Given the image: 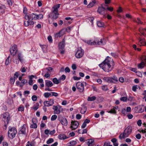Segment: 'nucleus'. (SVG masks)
<instances>
[{
  "label": "nucleus",
  "mask_w": 146,
  "mask_h": 146,
  "mask_svg": "<svg viewBox=\"0 0 146 146\" xmlns=\"http://www.w3.org/2000/svg\"><path fill=\"white\" fill-rule=\"evenodd\" d=\"M114 63L113 59L109 56L104 62L99 65V66L106 72L111 71L113 68Z\"/></svg>",
  "instance_id": "nucleus-1"
},
{
  "label": "nucleus",
  "mask_w": 146,
  "mask_h": 146,
  "mask_svg": "<svg viewBox=\"0 0 146 146\" xmlns=\"http://www.w3.org/2000/svg\"><path fill=\"white\" fill-rule=\"evenodd\" d=\"M85 42L88 44L90 45H102L105 44L106 43V41L104 39H100L98 38H97L94 40H86Z\"/></svg>",
  "instance_id": "nucleus-2"
},
{
  "label": "nucleus",
  "mask_w": 146,
  "mask_h": 146,
  "mask_svg": "<svg viewBox=\"0 0 146 146\" xmlns=\"http://www.w3.org/2000/svg\"><path fill=\"white\" fill-rule=\"evenodd\" d=\"M132 131V128L131 126H128L124 130L123 133H121L119 136V138L121 139L128 137L131 134Z\"/></svg>",
  "instance_id": "nucleus-3"
},
{
  "label": "nucleus",
  "mask_w": 146,
  "mask_h": 146,
  "mask_svg": "<svg viewBox=\"0 0 146 146\" xmlns=\"http://www.w3.org/2000/svg\"><path fill=\"white\" fill-rule=\"evenodd\" d=\"M9 131L8 133V136L11 139H13L17 133L16 129L15 127H9Z\"/></svg>",
  "instance_id": "nucleus-4"
},
{
  "label": "nucleus",
  "mask_w": 146,
  "mask_h": 146,
  "mask_svg": "<svg viewBox=\"0 0 146 146\" xmlns=\"http://www.w3.org/2000/svg\"><path fill=\"white\" fill-rule=\"evenodd\" d=\"M25 19L27 21H24V25L26 27H28L29 25H32L34 24V22L31 19L29 16L27 15H26L24 17Z\"/></svg>",
  "instance_id": "nucleus-5"
},
{
  "label": "nucleus",
  "mask_w": 146,
  "mask_h": 146,
  "mask_svg": "<svg viewBox=\"0 0 146 146\" xmlns=\"http://www.w3.org/2000/svg\"><path fill=\"white\" fill-rule=\"evenodd\" d=\"M104 6H107V5L105 4H102L101 5V7H98V12L100 14L103 15L104 17H105L104 15L106 14L107 13L106 8L104 7Z\"/></svg>",
  "instance_id": "nucleus-6"
},
{
  "label": "nucleus",
  "mask_w": 146,
  "mask_h": 146,
  "mask_svg": "<svg viewBox=\"0 0 146 146\" xmlns=\"http://www.w3.org/2000/svg\"><path fill=\"white\" fill-rule=\"evenodd\" d=\"M86 82H83L82 83L80 82H78L76 84V87L78 91L81 92H82L84 90V85H86Z\"/></svg>",
  "instance_id": "nucleus-7"
},
{
  "label": "nucleus",
  "mask_w": 146,
  "mask_h": 146,
  "mask_svg": "<svg viewBox=\"0 0 146 146\" xmlns=\"http://www.w3.org/2000/svg\"><path fill=\"white\" fill-rule=\"evenodd\" d=\"M10 51L11 55H12L13 56H15L17 51V46L15 44L12 46L10 48Z\"/></svg>",
  "instance_id": "nucleus-8"
},
{
  "label": "nucleus",
  "mask_w": 146,
  "mask_h": 146,
  "mask_svg": "<svg viewBox=\"0 0 146 146\" xmlns=\"http://www.w3.org/2000/svg\"><path fill=\"white\" fill-rule=\"evenodd\" d=\"M142 61L138 65V67L139 68H144V66H146V56L143 55L142 58Z\"/></svg>",
  "instance_id": "nucleus-9"
},
{
  "label": "nucleus",
  "mask_w": 146,
  "mask_h": 146,
  "mask_svg": "<svg viewBox=\"0 0 146 146\" xmlns=\"http://www.w3.org/2000/svg\"><path fill=\"white\" fill-rule=\"evenodd\" d=\"M84 54V51L81 48H78L76 54V56L77 58H80L82 57Z\"/></svg>",
  "instance_id": "nucleus-10"
},
{
  "label": "nucleus",
  "mask_w": 146,
  "mask_h": 146,
  "mask_svg": "<svg viewBox=\"0 0 146 146\" xmlns=\"http://www.w3.org/2000/svg\"><path fill=\"white\" fill-rule=\"evenodd\" d=\"M78 121H72L70 128L72 130H75L78 127Z\"/></svg>",
  "instance_id": "nucleus-11"
},
{
  "label": "nucleus",
  "mask_w": 146,
  "mask_h": 146,
  "mask_svg": "<svg viewBox=\"0 0 146 146\" xmlns=\"http://www.w3.org/2000/svg\"><path fill=\"white\" fill-rule=\"evenodd\" d=\"M58 119L63 125L64 126L67 125L68 124V121L66 118L62 117H58Z\"/></svg>",
  "instance_id": "nucleus-12"
},
{
  "label": "nucleus",
  "mask_w": 146,
  "mask_h": 146,
  "mask_svg": "<svg viewBox=\"0 0 146 146\" xmlns=\"http://www.w3.org/2000/svg\"><path fill=\"white\" fill-rule=\"evenodd\" d=\"M61 107L59 106L58 107L57 106H53V109L54 110V113L58 114L60 113Z\"/></svg>",
  "instance_id": "nucleus-13"
},
{
  "label": "nucleus",
  "mask_w": 146,
  "mask_h": 146,
  "mask_svg": "<svg viewBox=\"0 0 146 146\" xmlns=\"http://www.w3.org/2000/svg\"><path fill=\"white\" fill-rule=\"evenodd\" d=\"M54 101L53 100L51 99L49 101H45L44 102L45 106H50L54 104Z\"/></svg>",
  "instance_id": "nucleus-14"
},
{
  "label": "nucleus",
  "mask_w": 146,
  "mask_h": 146,
  "mask_svg": "<svg viewBox=\"0 0 146 146\" xmlns=\"http://www.w3.org/2000/svg\"><path fill=\"white\" fill-rule=\"evenodd\" d=\"M3 115L4 119L3 120L4 122H7V124H8L9 120V113L7 112H6L3 114Z\"/></svg>",
  "instance_id": "nucleus-15"
},
{
  "label": "nucleus",
  "mask_w": 146,
  "mask_h": 146,
  "mask_svg": "<svg viewBox=\"0 0 146 146\" xmlns=\"http://www.w3.org/2000/svg\"><path fill=\"white\" fill-rule=\"evenodd\" d=\"M59 15L58 11L53 10L51 13V16L53 19H56L58 18Z\"/></svg>",
  "instance_id": "nucleus-16"
},
{
  "label": "nucleus",
  "mask_w": 146,
  "mask_h": 146,
  "mask_svg": "<svg viewBox=\"0 0 146 146\" xmlns=\"http://www.w3.org/2000/svg\"><path fill=\"white\" fill-rule=\"evenodd\" d=\"M26 125H24L20 129V131H19V134H25L26 131Z\"/></svg>",
  "instance_id": "nucleus-17"
},
{
  "label": "nucleus",
  "mask_w": 146,
  "mask_h": 146,
  "mask_svg": "<svg viewBox=\"0 0 146 146\" xmlns=\"http://www.w3.org/2000/svg\"><path fill=\"white\" fill-rule=\"evenodd\" d=\"M64 29H62L59 32L56 33L54 35V37L56 38H58V37H60L63 35L64 34V32H62Z\"/></svg>",
  "instance_id": "nucleus-18"
},
{
  "label": "nucleus",
  "mask_w": 146,
  "mask_h": 146,
  "mask_svg": "<svg viewBox=\"0 0 146 146\" xmlns=\"http://www.w3.org/2000/svg\"><path fill=\"white\" fill-rule=\"evenodd\" d=\"M37 120L35 119H32L33 124L31 125L30 127L32 128L35 129L37 127V125L36 124Z\"/></svg>",
  "instance_id": "nucleus-19"
},
{
  "label": "nucleus",
  "mask_w": 146,
  "mask_h": 146,
  "mask_svg": "<svg viewBox=\"0 0 146 146\" xmlns=\"http://www.w3.org/2000/svg\"><path fill=\"white\" fill-rule=\"evenodd\" d=\"M146 44V41L144 38L143 39L140 38L138 44L140 46H145Z\"/></svg>",
  "instance_id": "nucleus-20"
},
{
  "label": "nucleus",
  "mask_w": 146,
  "mask_h": 146,
  "mask_svg": "<svg viewBox=\"0 0 146 146\" xmlns=\"http://www.w3.org/2000/svg\"><path fill=\"white\" fill-rule=\"evenodd\" d=\"M58 138L61 140H64L68 138L69 137H67L64 134H61L58 136Z\"/></svg>",
  "instance_id": "nucleus-21"
},
{
  "label": "nucleus",
  "mask_w": 146,
  "mask_h": 146,
  "mask_svg": "<svg viewBox=\"0 0 146 146\" xmlns=\"http://www.w3.org/2000/svg\"><path fill=\"white\" fill-rule=\"evenodd\" d=\"M45 82V86L47 87H51L53 85L52 82L48 80H46Z\"/></svg>",
  "instance_id": "nucleus-22"
},
{
  "label": "nucleus",
  "mask_w": 146,
  "mask_h": 146,
  "mask_svg": "<svg viewBox=\"0 0 146 146\" xmlns=\"http://www.w3.org/2000/svg\"><path fill=\"white\" fill-rule=\"evenodd\" d=\"M96 2L97 1L96 0H92V2H90L89 4L87 6V7L88 8H90L93 7L96 3Z\"/></svg>",
  "instance_id": "nucleus-23"
},
{
  "label": "nucleus",
  "mask_w": 146,
  "mask_h": 146,
  "mask_svg": "<svg viewBox=\"0 0 146 146\" xmlns=\"http://www.w3.org/2000/svg\"><path fill=\"white\" fill-rule=\"evenodd\" d=\"M65 47V41L63 40L59 43V49H64Z\"/></svg>",
  "instance_id": "nucleus-24"
},
{
  "label": "nucleus",
  "mask_w": 146,
  "mask_h": 146,
  "mask_svg": "<svg viewBox=\"0 0 146 146\" xmlns=\"http://www.w3.org/2000/svg\"><path fill=\"white\" fill-rule=\"evenodd\" d=\"M139 31L142 35L144 36H146V29L140 28L139 29Z\"/></svg>",
  "instance_id": "nucleus-25"
},
{
  "label": "nucleus",
  "mask_w": 146,
  "mask_h": 146,
  "mask_svg": "<svg viewBox=\"0 0 146 146\" xmlns=\"http://www.w3.org/2000/svg\"><path fill=\"white\" fill-rule=\"evenodd\" d=\"M94 141L92 139H90L88 140L87 142V144L88 146H94Z\"/></svg>",
  "instance_id": "nucleus-26"
},
{
  "label": "nucleus",
  "mask_w": 146,
  "mask_h": 146,
  "mask_svg": "<svg viewBox=\"0 0 146 146\" xmlns=\"http://www.w3.org/2000/svg\"><path fill=\"white\" fill-rule=\"evenodd\" d=\"M29 17H31V19L33 21V20H37L36 19V14L34 13H32L28 15Z\"/></svg>",
  "instance_id": "nucleus-27"
},
{
  "label": "nucleus",
  "mask_w": 146,
  "mask_h": 146,
  "mask_svg": "<svg viewBox=\"0 0 146 146\" xmlns=\"http://www.w3.org/2000/svg\"><path fill=\"white\" fill-rule=\"evenodd\" d=\"M5 7L4 5H1L0 6V13H4L5 12Z\"/></svg>",
  "instance_id": "nucleus-28"
},
{
  "label": "nucleus",
  "mask_w": 146,
  "mask_h": 146,
  "mask_svg": "<svg viewBox=\"0 0 146 146\" xmlns=\"http://www.w3.org/2000/svg\"><path fill=\"white\" fill-rule=\"evenodd\" d=\"M18 59L21 62H22L23 61V57L22 55L20 53L18 54Z\"/></svg>",
  "instance_id": "nucleus-29"
},
{
  "label": "nucleus",
  "mask_w": 146,
  "mask_h": 146,
  "mask_svg": "<svg viewBox=\"0 0 146 146\" xmlns=\"http://www.w3.org/2000/svg\"><path fill=\"white\" fill-rule=\"evenodd\" d=\"M53 82L56 84H58L60 82V79L58 80L56 78H54L52 80Z\"/></svg>",
  "instance_id": "nucleus-30"
},
{
  "label": "nucleus",
  "mask_w": 146,
  "mask_h": 146,
  "mask_svg": "<svg viewBox=\"0 0 146 146\" xmlns=\"http://www.w3.org/2000/svg\"><path fill=\"white\" fill-rule=\"evenodd\" d=\"M98 26L99 27H102L104 26V23L100 21H98L97 22Z\"/></svg>",
  "instance_id": "nucleus-31"
},
{
  "label": "nucleus",
  "mask_w": 146,
  "mask_h": 146,
  "mask_svg": "<svg viewBox=\"0 0 146 146\" xmlns=\"http://www.w3.org/2000/svg\"><path fill=\"white\" fill-rule=\"evenodd\" d=\"M86 110L87 108L86 106H83L80 110V112L82 114H84L86 112Z\"/></svg>",
  "instance_id": "nucleus-32"
},
{
  "label": "nucleus",
  "mask_w": 146,
  "mask_h": 146,
  "mask_svg": "<svg viewBox=\"0 0 146 146\" xmlns=\"http://www.w3.org/2000/svg\"><path fill=\"white\" fill-rule=\"evenodd\" d=\"M60 5V4H58L56 5H54L53 7V8L54 9L53 10L58 11V9L59 8Z\"/></svg>",
  "instance_id": "nucleus-33"
},
{
  "label": "nucleus",
  "mask_w": 146,
  "mask_h": 146,
  "mask_svg": "<svg viewBox=\"0 0 146 146\" xmlns=\"http://www.w3.org/2000/svg\"><path fill=\"white\" fill-rule=\"evenodd\" d=\"M104 80L108 82L111 83L113 82L112 81V78L110 77H107L104 78Z\"/></svg>",
  "instance_id": "nucleus-34"
},
{
  "label": "nucleus",
  "mask_w": 146,
  "mask_h": 146,
  "mask_svg": "<svg viewBox=\"0 0 146 146\" xmlns=\"http://www.w3.org/2000/svg\"><path fill=\"white\" fill-rule=\"evenodd\" d=\"M39 106V104L38 103H36L34 104V106L33 108V109L34 110H36L38 108V107Z\"/></svg>",
  "instance_id": "nucleus-35"
},
{
  "label": "nucleus",
  "mask_w": 146,
  "mask_h": 146,
  "mask_svg": "<svg viewBox=\"0 0 146 146\" xmlns=\"http://www.w3.org/2000/svg\"><path fill=\"white\" fill-rule=\"evenodd\" d=\"M96 97L95 96H93L92 97H88L87 100L88 101H92L95 100L96 99Z\"/></svg>",
  "instance_id": "nucleus-36"
},
{
  "label": "nucleus",
  "mask_w": 146,
  "mask_h": 146,
  "mask_svg": "<svg viewBox=\"0 0 146 146\" xmlns=\"http://www.w3.org/2000/svg\"><path fill=\"white\" fill-rule=\"evenodd\" d=\"M10 56H9L6 59L5 62V64L6 65H8L9 63H10L11 60L9 59Z\"/></svg>",
  "instance_id": "nucleus-37"
},
{
  "label": "nucleus",
  "mask_w": 146,
  "mask_h": 146,
  "mask_svg": "<svg viewBox=\"0 0 146 146\" xmlns=\"http://www.w3.org/2000/svg\"><path fill=\"white\" fill-rule=\"evenodd\" d=\"M69 143V144L68 145L69 146H73L76 144V142L75 141H72L68 143V144Z\"/></svg>",
  "instance_id": "nucleus-38"
},
{
  "label": "nucleus",
  "mask_w": 146,
  "mask_h": 146,
  "mask_svg": "<svg viewBox=\"0 0 146 146\" xmlns=\"http://www.w3.org/2000/svg\"><path fill=\"white\" fill-rule=\"evenodd\" d=\"M36 17L37 20L40 19H42L43 15L42 14H40L38 15L36 14Z\"/></svg>",
  "instance_id": "nucleus-39"
},
{
  "label": "nucleus",
  "mask_w": 146,
  "mask_h": 146,
  "mask_svg": "<svg viewBox=\"0 0 146 146\" xmlns=\"http://www.w3.org/2000/svg\"><path fill=\"white\" fill-rule=\"evenodd\" d=\"M51 95V92H45L44 94V96L46 98H48Z\"/></svg>",
  "instance_id": "nucleus-40"
},
{
  "label": "nucleus",
  "mask_w": 146,
  "mask_h": 146,
  "mask_svg": "<svg viewBox=\"0 0 146 146\" xmlns=\"http://www.w3.org/2000/svg\"><path fill=\"white\" fill-rule=\"evenodd\" d=\"M102 90L104 91H106L108 90V88L106 85H104L102 87Z\"/></svg>",
  "instance_id": "nucleus-41"
},
{
  "label": "nucleus",
  "mask_w": 146,
  "mask_h": 146,
  "mask_svg": "<svg viewBox=\"0 0 146 146\" xmlns=\"http://www.w3.org/2000/svg\"><path fill=\"white\" fill-rule=\"evenodd\" d=\"M54 141V140L52 138H50L46 141V143L47 144H49L53 142Z\"/></svg>",
  "instance_id": "nucleus-42"
},
{
  "label": "nucleus",
  "mask_w": 146,
  "mask_h": 146,
  "mask_svg": "<svg viewBox=\"0 0 146 146\" xmlns=\"http://www.w3.org/2000/svg\"><path fill=\"white\" fill-rule=\"evenodd\" d=\"M120 100L121 101L124 102H126L127 100V97H123L120 98Z\"/></svg>",
  "instance_id": "nucleus-43"
},
{
  "label": "nucleus",
  "mask_w": 146,
  "mask_h": 146,
  "mask_svg": "<svg viewBox=\"0 0 146 146\" xmlns=\"http://www.w3.org/2000/svg\"><path fill=\"white\" fill-rule=\"evenodd\" d=\"M72 28V27H67L66 29H64V30H63V31H64V32L65 31H66L68 32H70V31L71 30Z\"/></svg>",
  "instance_id": "nucleus-44"
},
{
  "label": "nucleus",
  "mask_w": 146,
  "mask_h": 146,
  "mask_svg": "<svg viewBox=\"0 0 146 146\" xmlns=\"http://www.w3.org/2000/svg\"><path fill=\"white\" fill-rule=\"evenodd\" d=\"M108 113H111L116 114V110L113 108L109 112H108Z\"/></svg>",
  "instance_id": "nucleus-45"
},
{
  "label": "nucleus",
  "mask_w": 146,
  "mask_h": 146,
  "mask_svg": "<svg viewBox=\"0 0 146 146\" xmlns=\"http://www.w3.org/2000/svg\"><path fill=\"white\" fill-rule=\"evenodd\" d=\"M57 118V116L56 115H54L52 116L51 120V121L55 120Z\"/></svg>",
  "instance_id": "nucleus-46"
},
{
  "label": "nucleus",
  "mask_w": 146,
  "mask_h": 146,
  "mask_svg": "<svg viewBox=\"0 0 146 146\" xmlns=\"http://www.w3.org/2000/svg\"><path fill=\"white\" fill-rule=\"evenodd\" d=\"M37 96L35 95H33L32 97V100L34 101H36L37 100Z\"/></svg>",
  "instance_id": "nucleus-47"
},
{
  "label": "nucleus",
  "mask_w": 146,
  "mask_h": 146,
  "mask_svg": "<svg viewBox=\"0 0 146 146\" xmlns=\"http://www.w3.org/2000/svg\"><path fill=\"white\" fill-rule=\"evenodd\" d=\"M15 77L14 78H11L10 79V83L12 84H13L14 83L15 81Z\"/></svg>",
  "instance_id": "nucleus-48"
},
{
  "label": "nucleus",
  "mask_w": 146,
  "mask_h": 146,
  "mask_svg": "<svg viewBox=\"0 0 146 146\" xmlns=\"http://www.w3.org/2000/svg\"><path fill=\"white\" fill-rule=\"evenodd\" d=\"M13 62L17 64H18L19 63V60L17 58H15V60H14L13 61Z\"/></svg>",
  "instance_id": "nucleus-49"
},
{
  "label": "nucleus",
  "mask_w": 146,
  "mask_h": 146,
  "mask_svg": "<svg viewBox=\"0 0 146 146\" xmlns=\"http://www.w3.org/2000/svg\"><path fill=\"white\" fill-rule=\"evenodd\" d=\"M135 22L139 24L140 23L142 24L143 23V22L141 21L140 19L139 18H137V19L135 20Z\"/></svg>",
  "instance_id": "nucleus-50"
},
{
  "label": "nucleus",
  "mask_w": 146,
  "mask_h": 146,
  "mask_svg": "<svg viewBox=\"0 0 146 146\" xmlns=\"http://www.w3.org/2000/svg\"><path fill=\"white\" fill-rule=\"evenodd\" d=\"M137 75L139 77H142V74L141 72L139 71L136 72Z\"/></svg>",
  "instance_id": "nucleus-51"
},
{
  "label": "nucleus",
  "mask_w": 146,
  "mask_h": 146,
  "mask_svg": "<svg viewBox=\"0 0 146 146\" xmlns=\"http://www.w3.org/2000/svg\"><path fill=\"white\" fill-rule=\"evenodd\" d=\"M24 110V107L20 106L18 108V110L19 111H22Z\"/></svg>",
  "instance_id": "nucleus-52"
},
{
  "label": "nucleus",
  "mask_w": 146,
  "mask_h": 146,
  "mask_svg": "<svg viewBox=\"0 0 146 146\" xmlns=\"http://www.w3.org/2000/svg\"><path fill=\"white\" fill-rule=\"evenodd\" d=\"M21 72L23 73L25 72L26 71V69L25 68V67H22L21 68Z\"/></svg>",
  "instance_id": "nucleus-53"
},
{
  "label": "nucleus",
  "mask_w": 146,
  "mask_h": 146,
  "mask_svg": "<svg viewBox=\"0 0 146 146\" xmlns=\"http://www.w3.org/2000/svg\"><path fill=\"white\" fill-rule=\"evenodd\" d=\"M48 39L50 42H52V36L49 35L48 37Z\"/></svg>",
  "instance_id": "nucleus-54"
},
{
  "label": "nucleus",
  "mask_w": 146,
  "mask_h": 146,
  "mask_svg": "<svg viewBox=\"0 0 146 146\" xmlns=\"http://www.w3.org/2000/svg\"><path fill=\"white\" fill-rule=\"evenodd\" d=\"M137 124L139 126H140L142 124L141 120L139 119L137 122Z\"/></svg>",
  "instance_id": "nucleus-55"
},
{
  "label": "nucleus",
  "mask_w": 146,
  "mask_h": 146,
  "mask_svg": "<svg viewBox=\"0 0 146 146\" xmlns=\"http://www.w3.org/2000/svg\"><path fill=\"white\" fill-rule=\"evenodd\" d=\"M66 78V76L64 75H62L60 77V80L61 79L62 80H64Z\"/></svg>",
  "instance_id": "nucleus-56"
},
{
  "label": "nucleus",
  "mask_w": 146,
  "mask_h": 146,
  "mask_svg": "<svg viewBox=\"0 0 146 146\" xmlns=\"http://www.w3.org/2000/svg\"><path fill=\"white\" fill-rule=\"evenodd\" d=\"M27 80L25 79H23L21 81V83L23 84V85H24L25 84L27 83Z\"/></svg>",
  "instance_id": "nucleus-57"
},
{
  "label": "nucleus",
  "mask_w": 146,
  "mask_h": 146,
  "mask_svg": "<svg viewBox=\"0 0 146 146\" xmlns=\"http://www.w3.org/2000/svg\"><path fill=\"white\" fill-rule=\"evenodd\" d=\"M70 68L68 67L66 68L65 69V71L66 73L69 72H70Z\"/></svg>",
  "instance_id": "nucleus-58"
},
{
  "label": "nucleus",
  "mask_w": 146,
  "mask_h": 146,
  "mask_svg": "<svg viewBox=\"0 0 146 146\" xmlns=\"http://www.w3.org/2000/svg\"><path fill=\"white\" fill-rule=\"evenodd\" d=\"M89 20L90 21L92 25L93 24V21L94 20V18L93 17H89L88 18Z\"/></svg>",
  "instance_id": "nucleus-59"
},
{
  "label": "nucleus",
  "mask_w": 146,
  "mask_h": 146,
  "mask_svg": "<svg viewBox=\"0 0 146 146\" xmlns=\"http://www.w3.org/2000/svg\"><path fill=\"white\" fill-rule=\"evenodd\" d=\"M81 115L80 114H78L76 116V118L77 119H80L81 118Z\"/></svg>",
  "instance_id": "nucleus-60"
},
{
  "label": "nucleus",
  "mask_w": 146,
  "mask_h": 146,
  "mask_svg": "<svg viewBox=\"0 0 146 146\" xmlns=\"http://www.w3.org/2000/svg\"><path fill=\"white\" fill-rule=\"evenodd\" d=\"M135 137L136 138L139 139H141V136L140 134H138L136 135Z\"/></svg>",
  "instance_id": "nucleus-61"
},
{
  "label": "nucleus",
  "mask_w": 146,
  "mask_h": 146,
  "mask_svg": "<svg viewBox=\"0 0 146 146\" xmlns=\"http://www.w3.org/2000/svg\"><path fill=\"white\" fill-rule=\"evenodd\" d=\"M73 78L74 80H78L81 79L80 77H78L76 76H74L73 77Z\"/></svg>",
  "instance_id": "nucleus-62"
},
{
  "label": "nucleus",
  "mask_w": 146,
  "mask_h": 146,
  "mask_svg": "<svg viewBox=\"0 0 146 146\" xmlns=\"http://www.w3.org/2000/svg\"><path fill=\"white\" fill-rule=\"evenodd\" d=\"M52 94V96H54L55 97H56L58 96V94L57 93L53 92H51V94Z\"/></svg>",
  "instance_id": "nucleus-63"
},
{
  "label": "nucleus",
  "mask_w": 146,
  "mask_h": 146,
  "mask_svg": "<svg viewBox=\"0 0 146 146\" xmlns=\"http://www.w3.org/2000/svg\"><path fill=\"white\" fill-rule=\"evenodd\" d=\"M119 81L121 82H123L124 81V78L123 77H120L119 78Z\"/></svg>",
  "instance_id": "nucleus-64"
}]
</instances>
